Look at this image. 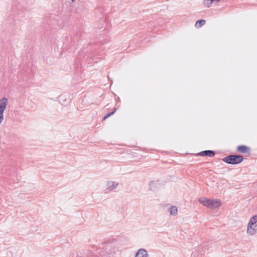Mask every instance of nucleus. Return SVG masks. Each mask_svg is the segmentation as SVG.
<instances>
[{
	"label": "nucleus",
	"mask_w": 257,
	"mask_h": 257,
	"mask_svg": "<svg viewBox=\"0 0 257 257\" xmlns=\"http://www.w3.org/2000/svg\"><path fill=\"white\" fill-rule=\"evenodd\" d=\"M198 201L203 206L211 209L219 207L221 205V201L219 199H209L203 197L199 198Z\"/></svg>",
	"instance_id": "obj_1"
},
{
	"label": "nucleus",
	"mask_w": 257,
	"mask_h": 257,
	"mask_svg": "<svg viewBox=\"0 0 257 257\" xmlns=\"http://www.w3.org/2000/svg\"><path fill=\"white\" fill-rule=\"evenodd\" d=\"M246 233L248 236H253L257 233V215L250 218L247 224Z\"/></svg>",
	"instance_id": "obj_2"
},
{
	"label": "nucleus",
	"mask_w": 257,
	"mask_h": 257,
	"mask_svg": "<svg viewBox=\"0 0 257 257\" xmlns=\"http://www.w3.org/2000/svg\"><path fill=\"white\" fill-rule=\"evenodd\" d=\"M243 160V157L240 155H231L224 157L223 161L228 164L235 165L241 163Z\"/></svg>",
	"instance_id": "obj_3"
},
{
	"label": "nucleus",
	"mask_w": 257,
	"mask_h": 257,
	"mask_svg": "<svg viewBox=\"0 0 257 257\" xmlns=\"http://www.w3.org/2000/svg\"><path fill=\"white\" fill-rule=\"evenodd\" d=\"M250 148L244 145L238 146L237 148V151L241 153H247L250 152Z\"/></svg>",
	"instance_id": "obj_4"
},
{
	"label": "nucleus",
	"mask_w": 257,
	"mask_h": 257,
	"mask_svg": "<svg viewBox=\"0 0 257 257\" xmlns=\"http://www.w3.org/2000/svg\"><path fill=\"white\" fill-rule=\"evenodd\" d=\"M199 156H205L212 157L215 155V153L213 151L207 150L202 151L198 154Z\"/></svg>",
	"instance_id": "obj_5"
},
{
	"label": "nucleus",
	"mask_w": 257,
	"mask_h": 257,
	"mask_svg": "<svg viewBox=\"0 0 257 257\" xmlns=\"http://www.w3.org/2000/svg\"><path fill=\"white\" fill-rule=\"evenodd\" d=\"M135 257H148V254L145 249H140L136 254Z\"/></svg>",
	"instance_id": "obj_6"
},
{
	"label": "nucleus",
	"mask_w": 257,
	"mask_h": 257,
	"mask_svg": "<svg viewBox=\"0 0 257 257\" xmlns=\"http://www.w3.org/2000/svg\"><path fill=\"white\" fill-rule=\"evenodd\" d=\"M118 186V183L115 182H107V189L109 190H112L115 189Z\"/></svg>",
	"instance_id": "obj_7"
},
{
	"label": "nucleus",
	"mask_w": 257,
	"mask_h": 257,
	"mask_svg": "<svg viewBox=\"0 0 257 257\" xmlns=\"http://www.w3.org/2000/svg\"><path fill=\"white\" fill-rule=\"evenodd\" d=\"M220 0H204V5L205 7L209 8L213 3H218Z\"/></svg>",
	"instance_id": "obj_8"
},
{
	"label": "nucleus",
	"mask_w": 257,
	"mask_h": 257,
	"mask_svg": "<svg viewBox=\"0 0 257 257\" xmlns=\"http://www.w3.org/2000/svg\"><path fill=\"white\" fill-rule=\"evenodd\" d=\"M206 23V21L204 20H198L195 24L196 27L199 28L204 25Z\"/></svg>",
	"instance_id": "obj_9"
},
{
	"label": "nucleus",
	"mask_w": 257,
	"mask_h": 257,
	"mask_svg": "<svg viewBox=\"0 0 257 257\" xmlns=\"http://www.w3.org/2000/svg\"><path fill=\"white\" fill-rule=\"evenodd\" d=\"M178 213V209L176 206H172L170 208V214L172 215L176 216Z\"/></svg>",
	"instance_id": "obj_10"
},
{
	"label": "nucleus",
	"mask_w": 257,
	"mask_h": 257,
	"mask_svg": "<svg viewBox=\"0 0 257 257\" xmlns=\"http://www.w3.org/2000/svg\"><path fill=\"white\" fill-rule=\"evenodd\" d=\"M116 111V108H114L113 109V111L108 113L107 115H106V116H105L103 119V120H105L107 118H108V117H109L110 116L112 115V114H113Z\"/></svg>",
	"instance_id": "obj_11"
},
{
	"label": "nucleus",
	"mask_w": 257,
	"mask_h": 257,
	"mask_svg": "<svg viewBox=\"0 0 257 257\" xmlns=\"http://www.w3.org/2000/svg\"><path fill=\"white\" fill-rule=\"evenodd\" d=\"M105 253H106V252L104 251H101L99 252L100 255L101 257H104V255H105Z\"/></svg>",
	"instance_id": "obj_12"
},
{
	"label": "nucleus",
	"mask_w": 257,
	"mask_h": 257,
	"mask_svg": "<svg viewBox=\"0 0 257 257\" xmlns=\"http://www.w3.org/2000/svg\"><path fill=\"white\" fill-rule=\"evenodd\" d=\"M154 185V182H151L149 185H150V188L151 189H153V185Z\"/></svg>",
	"instance_id": "obj_13"
},
{
	"label": "nucleus",
	"mask_w": 257,
	"mask_h": 257,
	"mask_svg": "<svg viewBox=\"0 0 257 257\" xmlns=\"http://www.w3.org/2000/svg\"><path fill=\"white\" fill-rule=\"evenodd\" d=\"M73 2H75L76 0H71Z\"/></svg>",
	"instance_id": "obj_14"
}]
</instances>
